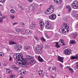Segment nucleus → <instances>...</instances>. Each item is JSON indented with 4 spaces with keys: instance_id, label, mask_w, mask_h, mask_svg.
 Wrapping results in <instances>:
<instances>
[{
    "instance_id": "1",
    "label": "nucleus",
    "mask_w": 78,
    "mask_h": 78,
    "mask_svg": "<svg viewBox=\"0 0 78 78\" xmlns=\"http://www.w3.org/2000/svg\"><path fill=\"white\" fill-rule=\"evenodd\" d=\"M33 57H31L30 56H27L26 58H24L21 60L20 61H21V63L20 62H16V64L17 66H21L23 67L26 68V67H28V63L27 62V61H28V60H30ZM27 60V61H26Z\"/></svg>"
},
{
    "instance_id": "2",
    "label": "nucleus",
    "mask_w": 78,
    "mask_h": 78,
    "mask_svg": "<svg viewBox=\"0 0 78 78\" xmlns=\"http://www.w3.org/2000/svg\"><path fill=\"white\" fill-rule=\"evenodd\" d=\"M54 10L55 7L52 5H50L48 9L45 12V13L46 14H50L54 11Z\"/></svg>"
},
{
    "instance_id": "3",
    "label": "nucleus",
    "mask_w": 78,
    "mask_h": 78,
    "mask_svg": "<svg viewBox=\"0 0 78 78\" xmlns=\"http://www.w3.org/2000/svg\"><path fill=\"white\" fill-rule=\"evenodd\" d=\"M14 58H16L18 60V61H20L23 59L22 56V54L20 53H16L14 55Z\"/></svg>"
},
{
    "instance_id": "4",
    "label": "nucleus",
    "mask_w": 78,
    "mask_h": 78,
    "mask_svg": "<svg viewBox=\"0 0 78 78\" xmlns=\"http://www.w3.org/2000/svg\"><path fill=\"white\" fill-rule=\"evenodd\" d=\"M64 28L62 29H60V30H62V32L63 33H65L66 32H69V27L67 26V25L66 24V25H64L63 28Z\"/></svg>"
},
{
    "instance_id": "5",
    "label": "nucleus",
    "mask_w": 78,
    "mask_h": 78,
    "mask_svg": "<svg viewBox=\"0 0 78 78\" xmlns=\"http://www.w3.org/2000/svg\"><path fill=\"white\" fill-rule=\"evenodd\" d=\"M43 46L42 44H41L40 45H38L37 46V48L35 51L36 52L38 53H40L41 54L42 53V48Z\"/></svg>"
},
{
    "instance_id": "6",
    "label": "nucleus",
    "mask_w": 78,
    "mask_h": 78,
    "mask_svg": "<svg viewBox=\"0 0 78 78\" xmlns=\"http://www.w3.org/2000/svg\"><path fill=\"white\" fill-rule=\"evenodd\" d=\"M50 21H46L45 23L46 25H45V28H46V29H48V30L53 29L52 26L50 23Z\"/></svg>"
},
{
    "instance_id": "7",
    "label": "nucleus",
    "mask_w": 78,
    "mask_h": 78,
    "mask_svg": "<svg viewBox=\"0 0 78 78\" xmlns=\"http://www.w3.org/2000/svg\"><path fill=\"white\" fill-rule=\"evenodd\" d=\"M71 5L73 9H78V1H75Z\"/></svg>"
},
{
    "instance_id": "8",
    "label": "nucleus",
    "mask_w": 78,
    "mask_h": 78,
    "mask_svg": "<svg viewBox=\"0 0 78 78\" xmlns=\"http://www.w3.org/2000/svg\"><path fill=\"white\" fill-rule=\"evenodd\" d=\"M72 52L71 50L70 49H66L64 50V53L66 55H69Z\"/></svg>"
},
{
    "instance_id": "9",
    "label": "nucleus",
    "mask_w": 78,
    "mask_h": 78,
    "mask_svg": "<svg viewBox=\"0 0 78 78\" xmlns=\"http://www.w3.org/2000/svg\"><path fill=\"white\" fill-rule=\"evenodd\" d=\"M49 18L51 20H55L56 18V15L55 14H52L49 16Z\"/></svg>"
},
{
    "instance_id": "10",
    "label": "nucleus",
    "mask_w": 78,
    "mask_h": 78,
    "mask_svg": "<svg viewBox=\"0 0 78 78\" xmlns=\"http://www.w3.org/2000/svg\"><path fill=\"white\" fill-rule=\"evenodd\" d=\"M55 3L57 4V5H59L62 2V0H53Z\"/></svg>"
},
{
    "instance_id": "11",
    "label": "nucleus",
    "mask_w": 78,
    "mask_h": 78,
    "mask_svg": "<svg viewBox=\"0 0 78 78\" xmlns=\"http://www.w3.org/2000/svg\"><path fill=\"white\" fill-rule=\"evenodd\" d=\"M21 47H20V46L19 45H16L15 46V48L16 49L17 51H19L20 50H21Z\"/></svg>"
},
{
    "instance_id": "12",
    "label": "nucleus",
    "mask_w": 78,
    "mask_h": 78,
    "mask_svg": "<svg viewBox=\"0 0 78 78\" xmlns=\"http://www.w3.org/2000/svg\"><path fill=\"white\" fill-rule=\"evenodd\" d=\"M40 25L41 28H43L44 27V26L45 25L44 22L41 21L40 22Z\"/></svg>"
},
{
    "instance_id": "13",
    "label": "nucleus",
    "mask_w": 78,
    "mask_h": 78,
    "mask_svg": "<svg viewBox=\"0 0 78 78\" xmlns=\"http://www.w3.org/2000/svg\"><path fill=\"white\" fill-rule=\"evenodd\" d=\"M27 56H30V57H32L33 58H32L30 60H26V62H27V61H28L30 60V62L29 63V64H30V65H33V64H34L33 63V62H32V60H32V59H33V58H34V57H33V56H31L30 55H28Z\"/></svg>"
},
{
    "instance_id": "14",
    "label": "nucleus",
    "mask_w": 78,
    "mask_h": 78,
    "mask_svg": "<svg viewBox=\"0 0 78 78\" xmlns=\"http://www.w3.org/2000/svg\"><path fill=\"white\" fill-rule=\"evenodd\" d=\"M6 17L5 16H2V17L0 18V23H3V19H5Z\"/></svg>"
},
{
    "instance_id": "15",
    "label": "nucleus",
    "mask_w": 78,
    "mask_h": 78,
    "mask_svg": "<svg viewBox=\"0 0 78 78\" xmlns=\"http://www.w3.org/2000/svg\"><path fill=\"white\" fill-rule=\"evenodd\" d=\"M58 59L59 61L61 62L62 63H63V58L59 56L58 57Z\"/></svg>"
},
{
    "instance_id": "16",
    "label": "nucleus",
    "mask_w": 78,
    "mask_h": 78,
    "mask_svg": "<svg viewBox=\"0 0 78 78\" xmlns=\"http://www.w3.org/2000/svg\"><path fill=\"white\" fill-rule=\"evenodd\" d=\"M63 43H64V40L62 39H60L58 42V44L60 45H62V44Z\"/></svg>"
},
{
    "instance_id": "17",
    "label": "nucleus",
    "mask_w": 78,
    "mask_h": 78,
    "mask_svg": "<svg viewBox=\"0 0 78 78\" xmlns=\"http://www.w3.org/2000/svg\"><path fill=\"white\" fill-rule=\"evenodd\" d=\"M12 68L14 69L16 71H18V68L16 65H13L12 66Z\"/></svg>"
},
{
    "instance_id": "18",
    "label": "nucleus",
    "mask_w": 78,
    "mask_h": 78,
    "mask_svg": "<svg viewBox=\"0 0 78 78\" xmlns=\"http://www.w3.org/2000/svg\"><path fill=\"white\" fill-rule=\"evenodd\" d=\"M29 9L30 10L33 11L34 9V6H33V5H31L29 7Z\"/></svg>"
},
{
    "instance_id": "19",
    "label": "nucleus",
    "mask_w": 78,
    "mask_h": 78,
    "mask_svg": "<svg viewBox=\"0 0 78 78\" xmlns=\"http://www.w3.org/2000/svg\"><path fill=\"white\" fill-rule=\"evenodd\" d=\"M38 59L39 62H44V60L42 59L40 56H38Z\"/></svg>"
},
{
    "instance_id": "20",
    "label": "nucleus",
    "mask_w": 78,
    "mask_h": 78,
    "mask_svg": "<svg viewBox=\"0 0 78 78\" xmlns=\"http://www.w3.org/2000/svg\"><path fill=\"white\" fill-rule=\"evenodd\" d=\"M67 8L68 10V12H70V11L72 10V8L70 6H67Z\"/></svg>"
},
{
    "instance_id": "21",
    "label": "nucleus",
    "mask_w": 78,
    "mask_h": 78,
    "mask_svg": "<svg viewBox=\"0 0 78 78\" xmlns=\"http://www.w3.org/2000/svg\"><path fill=\"white\" fill-rule=\"evenodd\" d=\"M24 48L26 50H29L30 48V47L29 46L25 45L24 46Z\"/></svg>"
},
{
    "instance_id": "22",
    "label": "nucleus",
    "mask_w": 78,
    "mask_h": 78,
    "mask_svg": "<svg viewBox=\"0 0 78 78\" xmlns=\"http://www.w3.org/2000/svg\"><path fill=\"white\" fill-rule=\"evenodd\" d=\"M6 71L7 73H9L11 72V70L9 69H6Z\"/></svg>"
},
{
    "instance_id": "23",
    "label": "nucleus",
    "mask_w": 78,
    "mask_h": 78,
    "mask_svg": "<svg viewBox=\"0 0 78 78\" xmlns=\"http://www.w3.org/2000/svg\"><path fill=\"white\" fill-rule=\"evenodd\" d=\"M71 59H78V57L77 56H72L71 57Z\"/></svg>"
},
{
    "instance_id": "24",
    "label": "nucleus",
    "mask_w": 78,
    "mask_h": 78,
    "mask_svg": "<svg viewBox=\"0 0 78 78\" xmlns=\"http://www.w3.org/2000/svg\"><path fill=\"white\" fill-rule=\"evenodd\" d=\"M70 44H75L76 43V41L75 40H70Z\"/></svg>"
},
{
    "instance_id": "25",
    "label": "nucleus",
    "mask_w": 78,
    "mask_h": 78,
    "mask_svg": "<svg viewBox=\"0 0 78 78\" xmlns=\"http://www.w3.org/2000/svg\"><path fill=\"white\" fill-rule=\"evenodd\" d=\"M31 33L30 31L29 30H26V33L27 34H31Z\"/></svg>"
},
{
    "instance_id": "26",
    "label": "nucleus",
    "mask_w": 78,
    "mask_h": 78,
    "mask_svg": "<svg viewBox=\"0 0 78 78\" xmlns=\"http://www.w3.org/2000/svg\"><path fill=\"white\" fill-rule=\"evenodd\" d=\"M42 71L41 70H39L38 71V73L40 76H41L42 75Z\"/></svg>"
},
{
    "instance_id": "27",
    "label": "nucleus",
    "mask_w": 78,
    "mask_h": 78,
    "mask_svg": "<svg viewBox=\"0 0 78 78\" xmlns=\"http://www.w3.org/2000/svg\"><path fill=\"white\" fill-rule=\"evenodd\" d=\"M10 12L12 14H15L16 13V11L14 9H12L10 10Z\"/></svg>"
},
{
    "instance_id": "28",
    "label": "nucleus",
    "mask_w": 78,
    "mask_h": 78,
    "mask_svg": "<svg viewBox=\"0 0 78 78\" xmlns=\"http://www.w3.org/2000/svg\"><path fill=\"white\" fill-rule=\"evenodd\" d=\"M55 47L56 48H59L60 47V46L58 44V42H56Z\"/></svg>"
},
{
    "instance_id": "29",
    "label": "nucleus",
    "mask_w": 78,
    "mask_h": 78,
    "mask_svg": "<svg viewBox=\"0 0 78 78\" xmlns=\"http://www.w3.org/2000/svg\"><path fill=\"white\" fill-rule=\"evenodd\" d=\"M9 45H12V44H16V43L13 42V41H10L9 43Z\"/></svg>"
},
{
    "instance_id": "30",
    "label": "nucleus",
    "mask_w": 78,
    "mask_h": 78,
    "mask_svg": "<svg viewBox=\"0 0 78 78\" xmlns=\"http://www.w3.org/2000/svg\"><path fill=\"white\" fill-rule=\"evenodd\" d=\"M76 35H77V34L75 33L73 34H72L73 37V38H75V37H76Z\"/></svg>"
},
{
    "instance_id": "31",
    "label": "nucleus",
    "mask_w": 78,
    "mask_h": 78,
    "mask_svg": "<svg viewBox=\"0 0 78 78\" xmlns=\"http://www.w3.org/2000/svg\"><path fill=\"white\" fill-rule=\"evenodd\" d=\"M41 39L42 42H45L46 40L44 38V37H41Z\"/></svg>"
},
{
    "instance_id": "32",
    "label": "nucleus",
    "mask_w": 78,
    "mask_h": 78,
    "mask_svg": "<svg viewBox=\"0 0 78 78\" xmlns=\"http://www.w3.org/2000/svg\"><path fill=\"white\" fill-rule=\"evenodd\" d=\"M34 38H35V39H36V41H37V42H39V38H38V37H37L36 36H35Z\"/></svg>"
},
{
    "instance_id": "33",
    "label": "nucleus",
    "mask_w": 78,
    "mask_h": 78,
    "mask_svg": "<svg viewBox=\"0 0 78 78\" xmlns=\"http://www.w3.org/2000/svg\"><path fill=\"white\" fill-rule=\"evenodd\" d=\"M15 77H16V75L14 74H12L10 75V78H14Z\"/></svg>"
},
{
    "instance_id": "34",
    "label": "nucleus",
    "mask_w": 78,
    "mask_h": 78,
    "mask_svg": "<svg viewBox=\"0 0 78 78\" xmlns=\"http://www.w3.org/2000/svg\"><path fill=\"white\" fill-rule=\"evenodd\" d=\"M16 32L17 33H20V29H17L16 30Z\"/></svg>"
},
{
    "instance_id": "35",
    "label": "nucleus",
    "mask_w": 78,
    "mask_h": 78,
    "mask_svg": "<svg viewBox=\"0 0 78 78\" xmlns=\"http://www.w3.org/2000/svg\"><path fill=\"white\" fill-rule=\"evenodd\" d=\"M5 54L3 52H0V56H3Z\"/></svg>"
},
{
    "instance_id": "36",
    "label": "nucleus",
    "mask_w": 78,
    "mask_h": 78,
    "mask_svg": "<svg viewBox=\"0 0 78 78\" xmlns=\"http://www.w3.org/2000/svg\"><path fill=\"white\" fill-rule=\"evenodd\" d=\"M31 61H32V62H33V63H34V64H35V63L36 62V60L34 59H32V60H31Z\"/></svg>"
},
{
    "instance_id": "37",
    "label": "nucleus",
    "mask_w": 78,
    "mask_h": 78,
    "mask_svg": "<svg viewBox=\"0 0 78 78\" xmlns=\"http://www.w3.org/2000/svg\"><path fill=\"white\" fill-rule=\"evenodd\" d=\"M18 73L20 75H22V73H23V72H22V71H20L18 72Z\"/></svg>"
},
{
    "instance_id": "38",
    "label": "nucleus",
    "mask_w": 78,
    "mask_h": 78,
    "mask_svg": "<svg viewBox=\"0 0 78 78\" xmlns=\"http://www.w3.org/2000/svg\"><path fill=\"white\" fill-rule=\"evenodd\" d=\"M69 70L72 73H73V70L72 68L69 69Z\"/></svg>"
},
{
    "instance_id": "39",
    "label": "nucleus",
    "mask_w": 78,
    "mask_h": 78,
    "mask_svg": "<svg viewBox=\"0 0 78 78\" xmlns=\"http://www.w3.org/2000/svg\"><path fill=\"white\" fill-rule=\"evenodd\" d=\"M75 64L76 65V69H78V62H77Z\"/></svg>"
},
{
    "instance_id": "40",
    "label": "nucleus",
    "mask_w": 78,
    "mask_h": 78,
    "mask_svg": "<svg viewBox=\"0 0 78 78\" xmlns=\"http://www.w3.org/2000/svg\"><path fill=\"white\" fill-rule=\"evenodd\" d=\"M33 26L32 25H31L30 26L29 28L30 29H33Z\"/></svg>"
},
{
    "instance_id": "41",
    "label": "nucleus",
    "mask_w": 78,
    "mask_h": 78,
    "mask_svg": "<svg viewBox=\"0 0 78 78\" xmlns=\"http://www.w3.org/2000/svg\"><path fill=\"white\" fill-rule=\"evenodd\" d=\"M11 17L12 19H14V15H12L10 16Z\"/></svg>"
},
{
    "instance_id": "42",
    "label": "nucleus",
    "mask_w": 78,
    "mask_h": 78,
    "mask_svg": "<svg viewBox=\"0 0 78 78\" xmlns=\"http://www.w3.org/2000/svg\"><path fill=\"white\" fill-rule=\"evenodd\" d=\"M57 69V68L55 66L53 67L52 69V70H55Z\"/></svg>"
},
{
    "instance_id": "43",
    "label": "nucleus",
    "mask_w": 78,
    "mask_h": 78,
    "mask_svg": "<svg viewBox=\"0 0 78 78\" xmlns=\"http://www.w3.org/2000/svg\"><path fill=\"white\" fill-rule=\"evenodd\" d=\"M71 15H73L75 14V12L73 11H72L71 13Z\"/></svg>"
},
{
    "instance_id": "44",
    "label": "nucleus",
    "mask_w": 78,
    "mask_h": 78,
    "mask_svg": "<svg viewBox=\"0 0 78 78\" xmlns=\"http://www.w3.org/2000/svg\"><path fill=\"white\" fill-rule=\"evenodd\" d=\"M64 20H65V21H66V20H67V17H65L64 18Z\"/></svg>"
},
{
    "instance_id": "45",
    "label": "nucleus",
    "mask_w": 78,
    "mask_h": 78,
    "mask_svg": "<svg viewBox=\"0 0 78 78\" xmlns=\"http://www.w3.org/2000/svg\"><path fill=\"white\" fill-rule=\"evenodd\" d=\"M17 23H15L13 24V26H14V25H17Z\"/></svg>"
},
{
    "instance_id": "46",
    "label": "nucleus",
    "mask_w": 78,
    "mask_h": 78,
    "mask_svg": "<svg viewBox=\"0 0 78 78\" xmlns=\"http://www.w3.org/2000/svg\"><path fill=\"white\" fill-rule=\"evenodd\" d=\"M68 69H69V70L71 68L70 66H68L67 67Z\"/></svg>"
},
{
    "instance_id": "47",
    "label": "nucleus",
    "mask_w": 78,
    "mask_h": 78,
    "mask_svg": "<svg viewBox=\"0 0 78 78\" xmlns=\"http://www.w3.org/2000/svg\"><path fill=\"white\" fill-rule=\"evenodd\" d=\"M32 25H33V27L34 28L36 27V25L35 24H32Z\"/></svg>"
},
{
    "instance_id": "48",
    "label": "nucleus",
    "mask_w": 78,
    "mask_h": 78,
    "mask_svg": "<svg viewBox=\"0 0 78 78\" xmlns=\"http://www.w3.org/2000/svg\"><path fill=\"white\" fill-rule=\"evenodd\" d=\"M9 61H12V57H10Z\"/></svg>"
},
{
    "instance_id": "49",
    "label": "nucleus",
    "mask_w": 78,
    "mask_h": 78,
    "mask_svg": "<svg viewBox=\"0 0 78 78\" xmlns=\"http://www.w3.org/2000/svg\"><path fill=\"white\" fill-rule=\"evenodd\" d=\"M75 16H77V19L78 20V14H75Z\"/></svg>"
},
{
    "instance_id": "50",
    "label": "nucleus",
    "mask_w": 78,
    "mask_h": 78,
    "mask_svg": "<svg viewBox=\"0 0 78 78\" xmlns=\"http://www.w3.org/2000/svg\"><path fill=\"white\" fill-rule=\"evenodd\" d=\"M62 45H63V46H65V45H66V44L64 43H63L62 44Z\"/></svg>"
},
{
    "instance_id": "51",
    "label": "nucleus",
    "mask_w": 78,
    "mask_h": 78,
    "mask_svg": "<svg viewBox=\"0 0 78 78\" xmlns=\"http://www.w3.org/2000/svg\"><path fill=\"white\" fill-rule=\"evenodd\" d=\"M27 0L29 2H33V0Z\"/></svg>"
},
{
    "instance_id": "52",
    "label": "nucleus",
    "mask_w": 78,
    "mask_h": 78,
    "mask_svg": "<svg viewBox=\"0 0 78 78\" xmlns=\"http://www.w3.org/2000/svg\"><path fill=\"white\" fill-rule=\"evenodd\" d=\"M21 10H25V8L23 7L21 8Z\"/></svg>"
},
{
    "instance_id": "53",
    "label": "nucleus",
    "mask_w": 78,
    "mask_h": 78,
    "mask_svg": "<svg viewBox=\"0 0 78 78\" xmlns=\"http://www.w3.org/2000/svg\"><path fill=\"white\" fill-rule=\"evenodd\" d=\"M59 64H60V66H61V67H63V65H62V64L60 63Z\"/></svg>"
},
{
    "instance_id": "54",
    "label": "nucleus",
    "mask_w": 78,
    "mask_h": 78,
    "mask_svg": "<svg viewBox=\"0 0 78 78\" xmlns=\"http://www.w3.org/2000/svg\"><path fill=\"white\" fill-rule=\"evenodd\" d=\"M3 0H0V2H2V3H4V2H3Z\"/></svg>"
},
{
    "instance_id": "55",
    "label": "nucleus",
    "mask_w": 78,
    "mask_h": 78,
    "mask_svg": "<svg viewBox=\"0 0 78 78\" xmlns=\"http://www.w3.org/2000/svg\"><path fill=\"white\" fill-rule=\"evenodd\" d=\"M76 28H78V23L76 24Z\"/></svg>"
},
{
    "instance_id": "56",
    "label": "nucleus",
    "mask_w": 78,
    "mask_h": 78,
    "mask_svg": "<svg viewBox=\"0 0 78 78\" xmlns=\"http://www.w3.org/2000/svg\"><path fill=\"white\" fill-rule=\"evenodd\" d=\"M21 24L22 25H24V23L23 22H22L21 23Z\"/></svg>"
},
{
    "instance_id": "57",
    "label": "nucleus",
    "mask_w": 78,
    "mask_h": 78,
    "mask_svg": "<svg viewBox=\"0 0 78 78\" xmlns=\"http://www.w3.org/2000/svg\"><path fill=\"white\" fill-rule=\"evenodd\" d=\"M19 8H21H21H22V7L21 6H19Z\"/></svg>"
},
{
    "instance_id": "58",
    "label": "nucleus",
    "mask_w": 78,
    "mask_h": 78,
    "mask_svg": "<svg viewBox=\"0 0 78 78\" xmlns=\"http://www.w3.org/2000/svg\"><path fill=\"white\" fill-rule=\"evenodd\" d=\"M5 1H6V0H3V2H5Z\"/></svg>"
},
{
    "instance_id": "59",
    "label": "nucleus",
    "mask_w": 78,
    "mask_h": 78,
    "mask_svg": "<svg viewBox=\"0 0 78 78\" xmlns=\"http://www.w3.org/2000/svg\"><path fill=\"white\" fill-rule=\"evenodd\" d=\"M42 2H44L45 0H41Z\"/></svg>"
},
{
    "instance_id": "60",
    "label": "nucleus",
    "mask_w": 78,
    "mask_h": 78,
    "mask_svg": "<svg viewBox=\"0 0 78 78\" xmlns=\"http://www.w3.org/2000/svg\"><path fill=\"white\" fill-rule=\"evenodd\" d=\"M58 16H60V15H59V14H58Z\"/></svg>"
},
{
    "instance_id": "61",
    "label": "nucleus",
    "mask_w": 78,
    "mask_h": 78,
    "mask_svg": "<svg viewBox=\"0 0 78 78\" xmlns=\"http://www.w3.org/2000/svg\"><path fill=\"white\" fill-rule=\"evenodd\" d=\"M52 78H55L54 77H53V76H52Z\"/></svg>"
},
{
    "instance_id": "62",
    "label": "nucleus",
    "mask_w": 78,
    "mask_h": 78,
    "mask_svg": "<svg viewBox=\"0 0 78 78\" xmlns=\"http://www.w3.org/2000/svg\"><path fill=\"white\" fill-rule=\"evenodd\" d=\"M0 16H2V14H0Z\"/></svg>"
},
{
    "instance_id": "63",
    "label": "nucleus",
    "mask_w": 78,
    "mask_h": 78,
    "mask_svg": "<svg viewBox=\"0 0 78 78\" xmlns=\"http://www.w3.org/2000/svg\"><path fill=\"white\" fill-rule=\"evenodd\" d=\"M1 66V63H0V66Z\"/></svg>"
},
{
    "instance_id": "64",
    "label": "nucleus",
    "mask_w": 78,
    "mask_h": 78,
    "mask_svg": "<svg viewBox=\"0 0 78 78\" xmlns=\"http://www.w3.org/2000/svg\"><path fill=\"white\" fill-rule=\"evenodd\" d=\"M40 5H41V4Z\"/></svg>"
}]
</instances>
